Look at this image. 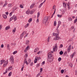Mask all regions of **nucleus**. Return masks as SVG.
I'll return each instance as SVG.
<instances>
[{
	"label": "nucleus",
	"instance_id": "1",
	"mask_svg": "<svg viewBox=\"0 0 77 77\" xmlns=\"http://www.w3.org/2000/svg\"><path fill=\"white\" fill-rule=\"evenodd\" d=\"M57 33H53V35L54 36H55V37L54 38V40L55 41H57L60 39V38L59 36V31H57Z\"/></svg>",
	"mask_w": 77,
	"mask_h": 77
},
{
	"label": "nucleus",
	"instance_id": "2",
	"mask_svg": "<svg viewBox=\"0 0 77 77\" xmlns=\"http://www.w3.org/2000/svg\"><path fill=\"white\" fill-rule=\"evenodd\" d=\"M48 20V16H45L44 17L43 19L42 23L43 24H45L47 22V21Z\"/></svg>",
	"mask_w": 77,
	"mask_h": 77
},
{
	"label": "nucleus",
	"instance_id": "3",
	"mask_svg": "<svg viewBox=\"0 0 77 77\" xmlns=\"http://www.w3.org/2000/svg\"><path fill=\"white\" fill-rule=\"evenodd\" d=\"M52 53L51 52H49L48 54V57L49 59H52L53 58V56L51 55Z\"/></svg>",
	"mask_w": 77,
	"mask_h": 77
},
{
	"label": "nucleus",
	"instance_id": "4",
	"mask_svg": "<svg viewBox=\"0 0 77 77\" xmlns=\"http://www.w3.org/2000/svg\"><path fill=\"white\" fill-rule=\"evenodd\" d=\"M10 60L11 63L14 64V57H10Z\"/></svg>",
	"mask_w": 77,
	"mask_h": 77
},
{
	"label": "nucleus",
	"instance_id": "5",
	"mask_svg": "<svg viewBox=\"0 0 77 77\" xmlns=\"http://www.w3.org/2000/svg\"><path fill=\"white\" fill-rule=\"evenodd\" d=\"M57 49V44H55V45L53 47V51H55V50Z\"/></svg>",
	"mask_w": 77,
	"mask_h": 77
},
{
	"label": "nucleus",
	"instance_id": "6",
	"mask_svg": "<svg viewBox=\"0 0 77 77\" xmlns=\"http://www.w3.org/2000/svg\"><path fill=\"white\" fill-rule=\"evenodd\" d=\"M7 62V63H6ZM8 60H7L4 63L3 66L4 67H5V66H6V65H8Z\"/></svg>",
	"mask_w": 77,
	"mask_h": 77
},
{
	"label": "nucleus",
	"instance_id": "7",
	"mask_svg": "<svg viewBox=\"0 0 77 77\" xmlns=\"http://www.w3.org/2000/svg\"><path fill=\"white\" fill-rule=\"evenodd\" d=\"M35 3H33L32 4V5L30 6V8L32 9V8H33L34 6H35Z\"/></svg>",
	"mask_w": 77,
	"mask_h": 77
},
{
	"label": "nucleus",
	"instance_id": "8",
	"mask_svg": "<svg viewBox=\"0 0 77 77\" xmlns=\"http://www.w3.org/2000/svg\"><path fill=\"white\" fill-rule=\"evenodd\" d=\"M2 15L4 19H6V18H7V16H6V14H2Z\"/></svg>",
	"mask_w": 77,
	"mask_h": 77
},
{
	"label": "nucleus",
	"instance_id": "9",
	"mask_svg": "<svg viewBox=\"0 0 77 77\" xmlns=\"http://www.w3.org/2000/svg\"><path fill=\"white\" fill-rule=\"evenodd\" d=\"M14 18V21H15L17 20V17L13 15V18Z\"/></svg>",
	"mask_w": 77,
	"mask_h": 77
},
{
	"label": "nucleus",
	"instance_id": "10",
	"mask_svg": "<svg viewBox=\"0 0 77 77\" xmlns=\"http://www.w3.org/2000/svg\"><path fill=\"white\" fill-rule=\"evenodd\" d=\"M39 50V48H36L35 49L34 52V53H36L37 51Z\"/></svg>",
	"mask_w": 77,
	"mask_h": 77
},
{
	"label": "nucleus",
	"instance_id": "11",
	"mask_svg": "<svg viewBox=\"0 0 77 77\" xmlns=\"http://www.w3.org/2000/svg\"><path fill=\"white\" fill-rule=\"evenodd\" d=\"M60 24H61V22H60V21H59L58 22V26L57 29H58V28H59V26H60Z\"/></svg>",
	"mask_w": 77,
	"mask_h": 77
},
{
	"label": "nucleus",
	"instance_id": "12",
	"mask_svg": "<svg viewBox=\"0 0 77 77\" xmlns=\"http://www.w3.org/2000/svg\"><path fill=\"white\" fill-rule=\"evenodd\" d=\"M12 69V66H10L8 68V71H10Z\"/></svg>",
	"mask_w": 77,
	"mask_h": 77
},
{
	"label": "nucleus",
	"instance_id": "13",
	"mask_svg": "<svg viewBox=\"0 0 77 77\" xmlns=\"http://www.w3.org/2000/svg\"><path fill=\"white\" fill-rule=\"evenodd\" d=\"M23 33H22V34L21 35V36H20V39H21L23 38V36H24V35H23Z\"/></svg>",
	"mask_w": 77,
	"mask_h": 77
},
{
	"label": "nucleus",
	"instance_id": "14",
	"mask_svg": "<svg viewBox=\"0 0 77 77\" xmlns=\"http://www.w3.org/2000/svg\"><path fill=\"white\" fill-rule=\"evenodd\" d=\"M7 4H8V3H7V1H5V3L4 4V5L3 6V7H5V6H6L7 5Z\"/></svg>",
	"mask_w": 77,
	"mask_h": 77
},
{
	"label": "nucleus",
	"instance_id": "15",
	"mask_svg": "<svg viewBox=\"0 0 77 77\" xmlns=\"http://www.w3.org/2000/svg\"><path fill=\"white\" fill-rule=\"evenodd\" d=\"M5 62V60H1V65H2V64H3V63L4 62Z\"/></svg>",
	"mask_w": 77,
	"mask_h": 77
},
{
	"label": "nucleus",
	"instance_id": "16",
	"mask_svg": "<svg viewBox=\"0 0 77 77\" xmlns=\"http://www.w3.org/2000/svg\"><path fill=\"white\" fill-rule=\"evenodd\" d=\"M63 7L65 8L66 7V5L65 2H63Z\"/></svg>",
	"mask_w": 77,
	"mask_h": 77
},
{
	"label": "nucleus",
	"instance_id": "17",
	"mask_svg": "<svg viewBox=\"0 0 77 77\" xmlns=\"http://www.w3.org/2000/svg\"><path fill=\"white\" fill-rule=\"evenodd\" d=\"M30 13V11L29 10H28L26 11V14H27V15H29V14Z\"/></svg>",
	"mask_w": 77,
	"mask_h": 77
},
{
	"label": "nucleus",
	"instance_id": "18",
	"mask_svg": "<svg viewBox=\"0 0 77 77\" xmlns=\"http://www.w3.org/2000/svg\"><path fill=\"white\" fill-rule=\"evenodd\" d=\"M10 29V26H7L5 28V30H8V29Z\"/></svg>",
	"mask_w": 77,
	"mask_h": 77
},
{
	"label": "nucleus",
	"instance_id": "19",
	"mask_svg": "<svg viewBox=\"0 0 77 77\" xmlns=\"http://www.w3.org/2000/svg\"><path fill=\"white\" fill-rule=\"evenodd\" d=\"M29 40H27L26 42V45H28L29 44Z\"/></svg>",
	"mask_w": 77,
	"mask_h": 77
},
{
	"label": "nucleus",
	"instance_id": "20",
	"mask_svg": "<svg viewBox=\"0 0 77 77\" xmlns=\"http://www.w3.org/2000/svg\"><path fill=\"white\" fill-rule=\"evenodd\" d=\"M37 61H38V60L37 59V58H35V60H34V63H37Z\"/></svg>",
	"mask_w": 77,
	"mask_h": 77
},
{
	"label": "nucleus",
	"instance_id": "21",
	"mask_svg": "<svg viewBox=\"0 0 77 77\" xmlns=\"http://www.w3.org/2000/svg\"><path fill=\"white\" fill-rule=\"evenodd\" d=\"M8 8H11V7L12 6V5L11 4H10L8 5Z\"/></svg>",
	"mask_w": 77,
	"mask_h": 77
},
{
	"label": "nucleus",
	"instance_id": "22",
	"mask_svg": "<svg viewBox=\"0 0 77 77\" xmlns=\"http://www.w3.org/2000/svg\"><path fill=\"white\" fill-rule=\"evenodd\" d=\"M32 19L30 18L28 20V22L29 23H31V22H32Z\"/></svg>",
	"mask_w": 77,
	"mask_h": 77
},
{
	"label": "nucleus",
	"instance_id": "23",
	"mask_svg": "<svg viewBox=\"0 0 77 77\" xmlns=\"http://www.w3.org/2000/svg\"><path fill=\"white\" fill-rule=\"evenodd\" d=\"M14 19V16L10 19L9 22H11V21H12Z\"/></svg>",
	"mask_w": 77,
	"mask_h": 77
},
{
	"label": "nucleus",
	"instance_id": "24",
	"mask_svg": "<svg viewBox=\"0 0 77 77\" xmlns=\"http://www.w3.org/2000/svg\"><path fill=\"white\" fill-rule=\"evenodd\" d=\"M57 16L59 17V18H61L62 16V15H60V14H57Z\"/></svg>",
	"mask_w": 77,
	"mask_h": 77
},
{
	"label": "nucleus",
	"instance_id": "25",
	"mask_svg": "<svg viewBox=\"0 0 77 77\" xmlns=\"http://www.w3.org/2000/svg\"><path fill=\"white\" fill-rule=\"evenodd\" d=\"M8 72V69H7L5 70V72L3 73V74H6V73Z\"/></svg>",
	"mask_w": 77,
	"mask_h": 77
},
{
	"label": "nucleus",
	"instance_id": "26",
	"mask_svg": "<svg viewBox=\"0 0 77 77\" xmlns=\"http://www.w3.org/2000/svg\"><path fill=\"white\" fill-rule=\"evenodd\" d=\"M51 58H48L47 59L48 62H51Z\"/></svg>",
	"mask_w": 77,
	"mask_h": 77
},
{
	"label": "nucleus",
	"instance_id": "27",
	"mask_svg": "<svg viewBox=\"0 0 77 77\" xmlns=\"http://www.w3.org/2000/svg\"><path fill=\"white\" fill-rule=\"evenodd\" d=\"M28 62L29 63H30V62H31V60H30V59H29L28 60Z\"/></svg>",
	"mask_w": 77,
	"mask_h": 77
},
{
	"label": "nucleus",
	"instance_id": "28",
	"mask_svg": "<svg viewBox=\"0 0 77 77\" xmlns=\"http://www.w3.org/2000/svg\"><path fill=\"white\" fill-rule=\"evenodd\" d=\"M27 59H26V58L24 60V64H25L26 63V62H27Z\"/></svg>",
	"mask_w": 77,
	"mask_h": 77
},
{
	"label": "nucleus",
	"instance_id": "29",
	"mask_svg": "<svg viewBox=\"0 0 77 77\" xmlns=\"http://www.w3.org/2000/svg\"><path fill=\"white\" fill-rule=\"evenodd\" d=\"M15 31H16V28L15 27L14 29L13 30V32H15Z\"/></svg>",
	"mask_w": 77,
	"mask_h": 77
},
{
	"label": "nucleus",
	"instance_id": "30",
	"mask_svg": "<svg viewBox=\"0 0 77 77\" xmlns=\"http://www.w3.org/2000/svg\"><path fill=\"white\" fill-rule=\"evenodd\" d=\"M39 15H40V13L39 12H38L37 13V18H39Z\"/></svg>",
	"mask_w": 77,
	"mask_h": 77
},
{
	"label": "nucleus",
	"instance_id": "31",
	"mask_svg": "<svg viewBox=\"0 0 77 77\" xmlns=\"http://www.w3.org/2000/svg\"><path fill=\"white\" fill-rule=\"evenodd\" d=\"M63 52L62 51H61L60 52V55H62L63 54Z\"/></svg>",
	"mask_w": 77,
	"mask_h": 77
},
{
	"label": "nucleus",
	"instance_id": "32",
	"mask_svg": "<svg viewBox=\"0 0 77 77\" xmlns=\"http://www.w3.org/2000/svg\"><path fill=\"white\" fill-rule=\"evenodd\" d=\"M11 75H12V72H10L8 74L9 77H10V76H11Z\"/></svg>",
	"mask_w": 77,
	"mask_h": 77
},
{
	"label": "nucleus",
	"instance_id": "33",
	"mask_svg": "<svg viewBox=\"0 0 77 77\" xmlns=\"http://www.w3.org/2000/svg\"><path fill=\"white\" fill-rule=\"evenodd\" d=\"M71 48H68L67 49V51L68 52H69L70 51H71Z\"/></svg>",
	"mask_w": 77,
	"mask_h": 77
},
{
	"label": "nucleus",
	"instance_id": "34",
	"mask_svg": "<svg viewBox=\"0 0 77 77\" xmlns=\"http://www.w3.org/2000/svg\"><path fill=\"white\" fill-rule=\"evenodd\" d=\"M74 54H75V53L74 52V53L72 54V57H71V58H72H72H73V57H74Z\"/></svg>",
	"mask_w": 77,
	"mask_h": 77
},
{
	"label": "nucleus",
	"instance_id": "35",
	"mask_svg": "<svg viewBox=\"0 0 77 77\" xmlns=\"http://www.w3.org/2000/svg\"><path fill=\"white\" fill-rule=\"evenodd\" d=\"M68 20L69 21H72V18H68Z\"/></svg>",
	"mask_w": 77,
	"mask_h": 77
},
{
	"label": "nucleus",
	"instance_id": "36",
	"mask_svg": "<svg viewBox=\"0 0 77 77\" xmlns=\"http://www.w3.org/2000/svg\"><path fill=\"white\" fill-rule=\"evenodd\" d=\"M17 53V51H14L13 53V54H15L16 53Z\"/></svg>",
	"mask_w": 77,
	"mask_h": 77
},
{
	"label": "nucleus",
	"instance_id": "37",
	"mask_svg": "<svg viewBox=\"0 0 77 77\" xmlns=\"http://www.w3.org/2000/svg\"><path fill=\"white\" fill-rule=\"evenodd\" d=\"M41 75V73H38L36 76V77H39V75Z\"/></svg>",
	"mask_w": 77,
	"mask_h": 77
},
{
	"label": "nucleus",
	"instance_id": "38",
	"mask_svg": "<svg viewBox=\"0 0 77 77\" xmlns=\"http://www.w3.org/2000/svg\"><path fill=\"white\" fill-rule=\"evenodd\" d=\"M64 72V70H63V69H62L61 70V74H63Z\"/></svg>",
	"mask_w": 77,
	"mask_h": 77
},
{
	"label": "nucleus",
	"instance_id": "39",
	"mask_svg": "<svg viewBox=\"0 0 77 77\" xmlns=\"http://www.w3.org/2000/svg\"><path fill=\"white\" fill-rule=\"evenodd\" d=\"M36 59H37V60L38 59V60H39L41 59V58L40 57H36Z\"/></svg>",
	"mask_w": 77,
	"mask_h": 77
},
{
	"label": "nucleus",
	"instance_id": "40",
	"mask_svg": "<svg viewBox=\"0 0 77 77\" xmlns=\"http://www.w3.org/2000/svg\"><path fill=\"white\" fill-rule=\"evenodd\" d=\"M43 70V69L42 68H41L40 70V72H42Z\"/></svg>",
	"mask_w": 77,
	"mask_h": 77
},
{
	"label": "nucleus",
	"instance_id": "41",
	"mask_svg": "<svg viewBox=\"0 0 77 77\" xmlns=\"http://www.w3.org/2000/svg\"><path fill=\"white\" fill-rule=\"evenodd\" d=\"M62 60V58H61V57H60L58 59V61H60Z\"/></svg>",
	"mask_w": 77,
	"mask_h": 77
},
{
	"label": "nucleus",
	"instance_id": "42",
	"mask_svg": "<svg viewBox=\"0 0 77 77\" xmlns=\"http://www.w3.org/2000/svg\"><path fill=\"white\" fill-rule=\"evenodd\" d=\"M45 2H46V0H45L43 3L41 4V5H43V4L44 3H45Z\"/></svg>",
	"mask_w": 77,
	"mask_h": 77
},
{
	"label": "nucleus",
	"instance_id": "43",
	"mask_svg": "<svg viewBox=\"0 0 77 77\" xmlns=\"http://www.w3.org/2000/svg\"><path fill=\"white\" fill-rule=\"evenodd\" d=\"M66 54H67V52H66V51H65L64 54V56H66Z\"/></svg>",
	"mask_w": 77,
	"mask_h": 77
},
{
	"label": "nucleus",
	"instance_id": "44",
	"mask_svg": "<svg viewBox=\"0 0 77 77\" xmlns=\"http://www.w3.org/2000/svg\"><path fill=\"white\" fill-rule=\"evenodd\" d=\"M41 53H42V51H40L38 52L37 54H41Z\"/></svg>",
	"mask_w": 77,
	"mask_h": 77
},
{
	"label": "nucleus",
	"instance_id": "45",
	"mask_svg": "<svg viewBox=\"0 0 77 77\" xmlns=\"http://www.w3.org/2000/svg\"><path fill=\"white\" fill-rule=\"evenodd\" d=\"M55 8H56V5H54L53 6V9H55Z\"/></svg>",
	"mask_w": 77,
	"mask_h": 77
},
{
	"label": "nucleus",
	"instance_id": "46",
	"mask_svg": "<svg viewBox=\"0 0 77 77\" xmlns=\"http://www.w3.org/2000/svg\"><path fill=\"white\" fill-rule=\"evenodd\" d=\"M39 66V64H37L36 65V66L37 68H38Z\"/></svg>",
	"mask_w": 77,
	"mask_h": 77
},
{
	"label": "nucleus",
	"instance_id": "47",
	"mask_svg": "<svg viewBox=\"0 0 77 77\" xmlns=\"http://www.w3.org/2000/svg\"><path fill=\"white\" fill-rule=\"evenodd\" d=\"M20 8H23V6L22 5H20Z\"/></svg>",
	"mask_w": 77,
	"mask_h": 77
},
{
	"label": "nucleus",
	"instance_id": "48",
	"mask_svg": "<svg viewBox=\"0 0 77 77\" xmlns=\"http://www.w3.org/2000/svg\"><path fill=\"white\" fill-rule=\"evenodd\" d=\"M54 26H56V22L54 21Z\"/></svg>",
	"mask_w": 77,
	"mask_h": 77
},
{
	"label": "nucleus",
	"instance_id": "49",
	"mask_svg": "<svg viewBox=\"0 0 77 77\" xmlns=\"http://www.w3.org/2000/svg\"><path fill=\"white\" fill-rule=\"evenodd\" d=\"M27 50H27V49H26V48H25V50L24 51L25 52H27Z\"/></svg>",
	"mask_w": 77,
	"mask_h": 77
},
{
	"label": "nucleus",
	"instance_id": "50",
	"mask_svg": "<svg viewBox=\"0 0 77 77\" xmlns=\"http://www.w3.org/2000/svg\"><path fill=\"white\" fill-rule=\"evenodd\" d=\"M60 47L61 48H62V47H63V45H62V44L60 45Z\"/></svg>",
	"mask_w": 77,
	"mask_h": 77
},
{
	"label": "nucleus",
	"instance_id": "51",
	"mask_svg": "<svg viewBox=\"0 0 77 77\" xmlns=\"http://www.w3.org/2000/svg\"><path fill=\"white\" fill-rule=\"evenodd\" d=\"M56 12V9H55L54 11V13H53V14H52V15H54V14H55V12Z\"/></svg>",
	"mask_w": 77,
	"mask_h": 77
},
{
	"label": "nucleus",
	"instance_id": "52",
	"mask_svg": "<svg viewBox=\"0 0 77 77\" xmlns=\"http://www.w3.org/2000/svg\"><path fill=\"white\" fill-rule=\"evenodd\" d=\"M71 47V45H69L68 48H70Z\"/></svg>",
	"mask_w": 77,
	"mask_h": 77
},
{
	"label": "nucleus",
	"instance_id": "53",
	"mask_svg": "<svg viewBox=\"0 0 77 77\" xmlns=\"http://www.w3.org/2000/svg\"><path fill=\"white\" fill-rule=\"evenodd\" d=\"M29 46H27V47L26 48V49L28 50V49H29Z\"/></svg>",
	"mask_w": 77,
	"mask_h": 77
},
{
	"label": "nucleus",
	"instance_id": "54",
	"mask_svg": "<svg viewBox=\"0 0 77 77\" xmlns=\"http://www.w3.org/2000/svg\"><path fill=\"white\" fill-rule=\"evenodd\" d=\"M42 65H44L45 64V61L43 62L42 63Z\"/></svg>",
	"mask_w": 77,
	"mask_h": 77
},
{
	"label": "nucleus",
	"instance_id": "55",
	"mask_svg": "<svg viewBox=\"0 0 77 77\" xmlns=\"http://www.w3.org/2000/svg\"><path fill=\"white\" fill-rule=\"evenodd\" d=\"M74 28V26H72L71 27V29H73Z\"/></svg>",
	"mask_w": 77,
	"mask_h": 77
},
{
	"label": "nucleus",
	"instance_id": "56",
	"mask_svg": "<svg viewBox=\"0 0 77 77\" xmlns=\"http://www.w3.org/2000/svg\"><path fill=\"white\" fill-rule=\"evenodd\" d=\"M3 47H4V45H3V44H2V45H1V48H3Z\"/></svg>",
	"mask_w": 77,
	"mask_h": 77
},
{
	"label": "nucleus",
	"instance_id": "57",
	"mask_svg": "<svg viewBox=\"0 0 77 77\" xmlns=\"http://www.w3.org/2000/svg\"><path fill=\"white\" fill-rule=\"evenodd\" d=\"M2 25H0V30H1V29H2Z\"/></svg>",
	"mask_w": 77,
	"mask_h": 77
},
{
	"label": "nucleus",
	"instance_id": "58",
	"mask_svg": "<svg viewBox=\"0 0 77 77\" xmlns=\"http://www.w3.org/2000/svg\"><path fill=\"white\" fill-rule=\"evenodd\" d=\"M49 39H50V37H48V39H47L48 42H49Z\"/></svg>",
	"mask_w": 77,
	"mask_h": 77
},
{
	"label": "nucleus",
	"instance_id": "59",
	"mask_svg": "<svg viewBox=\"0 0 77 77\" xmlns=\"http://www.w3.org/2000/svg\"><path fill=\"white\" fill-rule=\"evenodd\" d=\"M9 45H8L7 48H8V49H9Z\"/></svg>",
	"mask_w": 77,
	"mask_h": 77
},
{
	"label": "nucleus",
	"instance_id": "60",
	"mask_svg": "<svg viewBox=\"0 0 77 77\" xmlns=\"http://www.w3.org/2000/svg\"><path fill=\"white\" fill-rule=\"evenodd\" d=\"M30 13V14H33V11H32L31 12H30V13Z\"/></svg>",
	"mask_w": 77,
	"mask_h": 77
},
{
	"label": "nucleus",
	"instance_id": "61",
	"mask_svg": "<svg viewBox=\"0 0 77 77\" xmlns=\"http://www.w3.org/2000/svg\"><path fill=\"white\" fill-rule=\"evenodd\" d=\"M41 6H42V5H41L40 4L39 6H38L39 8H41Z\"/></svg>",
	"mask_w": 77,
	"mask_h": 77
},
{
	"label": "nucleus",
	"instance_id": "62",
	"mask_svg": "<svg viewBox=\"0 0 77 77\" xmlns=\"http://www.w3.org/2000/svg\"><path fill=\"white\" fill-rule=\"evenodd\" d=\"M12 12H11L10 13V16H12Z\"/></svg>",
	"mask_w": 77,
	"mask_h": 77
},
{
	"label": "nucleus",
	"instance_id": "63",
	"mask_svg": "<svg viewBox=\"0 0 77 77\" xmlns=\"http://www.w3.org/2000/svg\"><path fill=\"white\" fill-rule=\"evenodd\" d=\"M68 8V9H70V6H67Z\"/></svg>",
	"mask_w": 77,
	"mask_h": 77
},
{
	"label": "nucleus",
	"instance_id": "64",
	"mask_svg": "<svg viewBox=\"0 0 77 77\" xmlns=\"http://www.w3.org/2000/svg\"><path fill=\"white\" fill-rule=\"evenodd\" d=\"M36 22H37V23H38V22H39V19H38L37 20Z\"/></svg>",
	"mask_w": 77,
	"mask_h": 77
}]
</instances>
